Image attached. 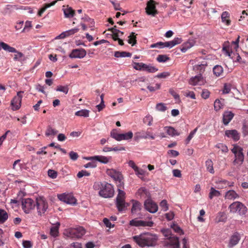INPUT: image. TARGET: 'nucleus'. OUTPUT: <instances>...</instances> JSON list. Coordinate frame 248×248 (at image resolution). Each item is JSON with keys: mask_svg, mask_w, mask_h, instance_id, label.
Segmentation results:
<instances>
[{"mask_svg": "<svg viewBox=\"0 0 248 248\" xmlns=\"http://www.w3.org/2000/svg\"><path fill=\"white\" fill-rule=\"evenodd\" d=\"M226 219V215L223 212H219L216 218L217 222H225Z\"/></svg>", "mask_w": 248, "mask_h": 248, "instance_id": "38", "label": "nucleus"}, {"mask_svg": "<svg viewBox=\"0 0 248 248\" xmlns=\"http://www.w3.org/2000/svg\"><path fill=\"white\" fill-rule=\"evenodd\" d=\"M166 218L168 220H171L173 219L174 217V214L173 212H170L165 215Z\"/></svg>", "mask_w": 248, "mask_h": 248, "instance_id": "61", "label": "nucleus"}, {"mask_svg": "<svg viewBox=\"0 0 248 248\" xmlns=\"http://www.w3.org/2000/svg\"><path fill=\"white\" fill-rule=\"evenodd\" d=\"M205 165L207 170L211 173H214V170L213 168V163L211 159H208L205 162Z\"/></svg>", "mask_w": 248, "mask_h": 248, "instance_id": "37", "label": "nucleus"}, {"mask_svg": "<svg viewBox=\"0 0 248 248\" xmlns=\"http://www.w3.org/2000/svg\"><path fill=\"white\" fill-rule=\"evenodd\" d=\"M160 206L162 208L164 211H166L168 210L169 207L167 201L166 200H162L160 203Z\"/></svg>", "mask_w": 248, "mask_h": 248, "instance_id": "51", "label": "nucleus"}, {"mask_svg": "<svg viewBox=\"0 0 248 248\" xmlns=\"http://www.w3.org/2000/svg\"><path fill=\"white\" fill-rule=\"evenodd\" d=\"M107 173L113 179L119 182L117 185L118 188H120L124 186V183L122 182L123 176L122 173L114 169H109L107 170Z\"/></svg>", "mask_w": 248, "mask_h": 248, "instance_id": "10", "label": "nucleus"}, {"mask_svg": "<svg viewBox=\"0 0 248 248\" xmlns=\"http://www.w3.org/2000/svg\"><path fill=\"white\" fill-rule=\"evenodd\" d=\"M220 193L219 191L216 190L214 187H212L210 189V192L209 194V198L212 199L215 197H219Z\"/></svg>", "mask_w": 248, "mask_h": 248, "instance_id": "35", "label": "nucleus"}, {"mask_svg": "<svg viewBox=\"0 0 248 248\" xmlns=\"http://www.w3.org/2000/svg\"><path fill=\"white\" fill-rule=\"evenodd\" d=\"M230 212L232 213L238 212L240 215H245L247 212V208L242 203L235 202L232 203L229 207Z\"/></svg>", "mask_w": 248, "mask_h": 248, "instance_id": "4", "label": "nucleus"}, {"mask_svg": "<svg viewBox=\"0 0 248 248\" xmlns=\"http://www.w3.org/2000/svg\"><path fill=\"white\" fill-rule=\"evenodd\" d=\"M155 108L158 111L163 112L167 109V107L165 104L160 103L156 105Z\"/></svg>", "mask_w": 248, "mask_h": 248, "instance_id": "42", "label": "nucleus"}, {"mask_svg": "<svg viewBox=\"0 0 248 248\" xmlns=\"http://www.w3.org/2000/svg\"><path fill=\"white\" fill-rule=\"evenodd\" d=\"M48 175L53 178H56L57 176V171L52 170H49L47 171Z\"/></svg>", "mask_w": 248, "mask_h": 248, "instance_id": "55", "label": "nucleus"}, {"mask_svg": "<svg viewBox=\"0 0 248 248\" xmlns=\"http://www.w3.org/2000/svg\"><path fill=\"white\" fill-rule=\"evenodd\" d=\"M143 121L144 124H147L148 125H151L153 122V117L150 115H147L143 119Z\"/></svg>", "mask_w": 248, "mask_h": 248, "instance_id": "45", "label": "nucleus"}, {"mask_svg": "<svg viewBox=\"0 0 248 248\" xmlns=\"http://www.w3.org/2000/svg\"><path fill=\"white\" fill-rule=\"evenodd\" d=\"M23 246L24 248H31L32 247V244L30 241H23Z\"/></svg>", "mask_w": 248, "mask_h": 248, "instance_id": "63", "label": "nucleus"}, {"mask_svg": "<svg viewBox=\"0 0 248 248\" xmlns=\"http://www.w3.org/2000/svg\"><path fill=\"white\" fill-rule=\"evenodd\" d=\"M194 45V43L193 40L188 41L182 45L181 50L183 52H185L187 49L192 47Z\"/></svg>", "mask_w": 248, "mask_h": 248, "instance_id": "27", "label": "nucleus"}, {"mask_svg": "<svg viewBox=\"0 0 248 248\" xmlns=\"http://www.w3.org/2000/svg\"><path fill=\"white\" fill-rule=\"evenodd\" d=\"M129 224L131 226L136 227H152L153 226L154 223L151 221H147L134 219L130 221Z\"/></svg>", "mask_w": 248, "mask_h": 248, "instance_id": "15", "label": "nucleus"}, {"mask_svg": "<svg viewBox=\"0 0 248 248\" xmlns=\"http://www.w3.org/2000/svg\"><path fill=\"white\" fill-rule=\"evenodd\" d=\"M189 83L192 85H201L204 84L205 80L202 75L199 74L194 77L191 78L189 80Z\"/></svg>", "mask_w": 248, "mask_h": 248, "instance_id": "17", "label": "nucleus"}, {"mask_svg": "<svg viewBox=\"0 0 248 248\" xmlns=\"http://www.w3.org/2000/svg\"><path fill=\"white\" fill-rule=\"evenodd\" d=\"M240 240V236L237 233L232 235L230 240L229 243L228 245L229 248H232L233 247L237 245Z\"/></svg>", "mask_w": 248, "mask_h": 248, "instance_id": "22", "label": "nucleus"}, {"mask_svg": "<svg viewBox=\"0 0 248 248\" xmlns=\"http://www.w3.org/2000/svg\"><path fill=\"white\" fill-rule=\"evenodd\" d=\"M231 91V86L229 84L225 83L224 85L223 90V93H228Z\"/></svg>", "mask_w": 248, "mask_h": 248, "instance_id": "60", "label": "nucleus"}, {"mask_svg": "<svg viewBox=\"0 0 248 248\" xmlns=\"http://www.w3.org/2000/svg\"><path fill=\"white\" fill-rule=\"evenodd\" d=\"M86 55V52L84 49H73L69 56L71 58H84Z\"/></svg>", "mask_w": 248, "mask_h": 248, "instance_id": "16", "label": "nucleus"}, {"mask_svg": "<svg viewBox=\"0 0 248 248\" xmlns=\"http://www.w3.org/2000/svg\"><path fill=\"white\" fill-rule=\"evenodd\" d=\"M56 91L61 92L64 93L65 94H67L69 91V88L68 86H62L60 85L57 86L56 89Z\"/></svg>", "mask_w": 248, "mask_h": 248, "instance_id": "41", "label": "nucleus"}, {"mask_svg": "<svg viewBox=\"0 0 248 248\" xmlns=\"http://www.w3.org/2000/svg\"><path fill=\"white\" fill-rule=\"evenodd\" d=\"M8 218L7 213L5 210L0 209V224L5 222Z\"/></svg>", "mask_w": 248, "mask_h": 248, "instance_id": "30", "label": "nucleus"}, {"mask_svg": "<svg viewBox=\"0 0 248 248\" xmlns=\"http://www.w3.org/2000/svg\"><path fill=\"white\" fill-rule=\"evenodd\" d=\"M57 133H58L57 130H56L54 129H53L51 126H48L47 127L45 134L46 136L48 137V136H49L51 135L55 136V135H56L57 134Z\"/></svg>", "mask_w": 248, "mask_h": 248, "instance_id": "39", "label": "nucleus"}, {"mask_svg": "<svg viewBox=\"0 0 248 248\" xmlns=\"http://www.w3.org/2000/svg\"><path fill=\"white\" fill-rule=\"evenodd\" d=\"M138 192L141 196H143L144 195H147L148 194L147 190L144 187L140 188L138 190Z\"/></svg>", "mask_w": 248, "mask_h": 248, "instance_id": "59", "label": "nucleus"}, {"mask_svg": "<svg viewBox=\"0 0 248 248\" xmlns=\"http://www.w3.org/2000/svg\"><path fill=\"white\" fill-rule=\"evenodd\" d=\"M171 228H172L175 232L178 233L180 235L184 233L181 228L177 224H175L174 223L171 225Z\"/></svg>", "mask_w": 248, "mask_h": 248, "instance_id": "40", "label": "nucleus"}, {"mask_svg": "<svg viewBox=\"0 0 248 248\" xmlns=\"http://www.w3.org/2000/svg\"><path fill=\"white\" fill-rule=\"evenodd\" d=\"M158 3L154 0H149L147 3V6L145 8L146 13L148 15L155 16L158 14L156 9V5Z\"/></svg>", "mask_w": 248, "mask_h": 248, "instance_id": "11", "label": "nucleus"}, {"mask_svg": "<svg viewBox=\"0 0 248 248\" xmlns=\"http://www.w3.org/2000/svg\"><path fill=\"white\" fill-rule=\"evenodd\" d=\"M133 134L131 131L124 134H120V138L122 140H128L131 139L133 137Z\"/></svg>", "mask_w": 248, "mask_h": 248, "instance_id": "36", "label": "nucleus"}, {"mask_svg": "<svg viewBox=\"0 0 248 248\" xmlns=\"http://www.w3.org/2000/svg\"><path fill=\"white\" fill-rule=\"evenodd\" d=\"M89 175H90V173L85 170H82L81 171H79L77 174V177L79 178H80L84 176H88Z\"/></svg>", "mask_w": 248, "mask_h": 248, "instance_id": "53", "label": "nucleus"}, {"mask_svg": "<svg viewBox=\"0 0 248 248\" xmlns=\"http://www.w3.org/2000/svg\"><path fill=\"white\" fill-rule=\"evenodd\" d=\"M0 46L4 50L9 52L16 53L15 55L14 60L20 61L22 60L24 55L22 53L18 51L15 48L12 47L4 42H0Z\"/></svg>", "mask_w": 248, "mask_h": 248, "instance_id": "6", "label": "nucleus"}, {"mask_svg": "<svg viewBox=\"0 0 248 248\" xmlns=\"http://www.w3.org/2000/svg\"><path fill=\"white\" fill-rule=\"evenodd\" d=\"M69 156L71 159L75 161L78 158V155L77 153L74 151H71L69 153Z\"/></svg>", "mask_w": 248, "mask_h": 248, "instance_id": "57", "label": "nucleus"}, {"mask_svg": "<svg viewBox=\"0 0 248 248\" xmlns=\"http://www.w3.org/2000/svg\"><path fill=\"white\" fill-rule=\"evenodd\" d=\"M172 172L173 176L175 177L180 178L182 176L181 171L179 170H173Z\"/></svg>", "mask_w": 248, "mask_h": 248, "instance_id": "64", "label": "nucleus"}, {"mask_svg": "<svg viewBox=\"0 0 248 248\" xmlns=\"http://www.w3.org/2000/svg\"><path fill=\"white\" fill-rule=\"evenodd\" d=\"M145 71L149 73H155L158 71V69L151 65H148Z\"/></svg>", "mask_w": 248, "mask_h": 248, "instance_id": "54", "label": "nucleus"}, {"mask_svg": "<svg viewBox=\"0 0 248 248\" xmlns=\"http://www.w3.org/2000/svg\"><path fill=\"white\" fill-rule=\"evenodd\" d=\"M35 205V201H34L31 198L22 199V207L24 212L26 214L29 213L31 210L33 209Z\"/></svg>", "mask_w": 248, "mask_h": 248, "instance_id": "9", "label": "nucleus"}, {"mask_svg": "<svg viewBox=\"0 0 248 248\" xmlns=\"http://www.w3.org/2000/svg\"><path fill=\"white\" fill-rule=\"evenodd\" d=\"M110 158L111 157H106L102 155H95L87 157L86 159L89 160H97L102 163L107 164L109 162Z\"/></svg>", "mask_w": 248, "mask_h": 248, "instance_id": "18", "label": "nucleus"}, {"mask_svg": "<svg viewBox=\"0 0 248 248\" xmlns=\"http://www.w3.org/2000/svg\"><path fill=\"white\" fill-rule=\"evenodd\" d=\"M197 129H198V128L197 127V128H195L193 130H192V131L190 132L189 136L187 137V138H186V144H187L189 142L190 140L193 138V137H194L196 132H197Z\"/></svg>", "mask_w": 248, "mask_h": 248, "instance_id": "48", "label": "nucleus"}, {"mask_svg": "<svg viewBox=\"0 0 248 248\" xmlns=\"http://www.w3.org/2000/svg\"><path fill=\"white\" fill-rule=\"evenodd\" d=\"M231 151L235 155V159L233 161V164L235 165H240L242 164L244 160V155L243 152V148L235 145H234Z\"/></svg>", "mask_w": 248, "mask_h": 248, "instance_id": "3", "label": "nucleus"}, {"mask_svg": "<svg viewBox=\"0 0 248 248\" xmlns=\"http://www.w3.org/2000/svg\"><path fill=\"white\" fill-rule=\"evenodd\" d=\"M210 93L207 89H203L202 93V97L204 99H207L209 97Z\"/></svg>", "mask_w": 248, "mask_h": 248, "instance_id": "56", "label": "nucleus"}, {"mask_svg": "<svg viewBox=\"0 0 248 248\" xmlns=\"http://www.w3.org/2000/svg\"><path fill=\"white\" fill-rule=\"evenodd\" d=\"M168 245L172 247V248H179L180 244L178 238L175 236H170L167 241Z\"/></svg>", "mask_w": 248, "mask_h": 248, "instance_id": "21", "label": "nucleus"}, {"mask_svg": "<svg viewBox=\"0 0 248 248\" xmlns=\"http://www.w3.org/2000/svg\"><path fill=\"white\" fill-rule=\"evenodd\" d=\"M79 29L76 28L65 31V33H66V35L67 36V37H68L77 33Z\"/></svg>", "mask_w": 248, "mask_h": 248, "instance_id": "52", "label": "nucleus"}, {"mask_svg": "<svg viewBox=\"0 0 248 248\" xmlns=\"http://www.w3.org/2000/svg\"><path fill=\"white\" fill-rule=\"evenodd\" d=\"M217 183L218 185V187L220 188H223L226 187L227 186L229 185V182L225 180H221L217 182Z\"/></svg>", "mask_w": 248, "mask_h": 248, "instance_id": "43", "label": "nucleus"}, {"mask_svg": "<svg viewBox=\"0 0 248 248\" xmlns=\"http://www.w3.org/2000/svg\"><path fill=\"white\" fill-rule=\"evenodd\" d=\"M90 111L87 109H81L76 112L75 115L80 117H88L89 116Z\"/></svg>", "mask_w": 248, "mask_h": 248, "instance_id": "34", "label": "nucleus"}, {"mask_svg": "<svg viewBox=\"0 0 248 248\" xmlns=\"http://www.w3.org/2000/svg\"><path fill=\"white\" fill-rule=\"evenodd\" d=\"M103 221L107 227L111 228L114 227V225H112L109 219L107 218H104Z\"/></svg>", "mask_w": 248, "mask_h": 248, "instance_id": "58", "label": "nucleus"}, {"mask_svg": "<svg viewBox=\"0 0 248 248\" xmlns=\"http://www.w3.org/2000/svg\"><path fill=\"white\" fill-rule=\"evenodd\" d=\"M238 197V194L234 190H229L225 194V198L229 200L235 199Z\"/></svg>", "mask_w": 248, "mask_h": 248, "instance_id": "29", "label": "nucleus"}, {"mask_svg": "<svg viewBox=\"0 0 248 248\" xmlns=\"http://www.w3.org/2000/svg\"><path fill=\"white\" fill-rule=\"evenodd\" d=\"M213 72L217 77H220L223 74V67L221 65H217L214 67Z\"/></svg>", "mask_w": 248, "mask_h": 248, "instance_id": "26", "label": "nucleus"}, {"mask_svg": "<svg viewBox=\"0 0 248 248\" xmlns=\"http://www.w3.org/2000/svg\"><path fill=\"white\" fill-rule=\"evenodd\" d=\"M23 93V92H18L17 93V95L11 101V105L14 110H17L20 108L22 97L21 94Z\"/></svg>", "mask_w": 248, "mask_h": 248, "instance_id": "14", "label": "nucleus"}, {"mask_svg": "<svg viewBox=\"0 0 248 248\" xmlns=\"http://www.w3.org/2000/svg\"><path fill=\"white\" fill-rule=\"evenodd\" d=\"M206 64H201L199 65H197L195 66V69L197 71H199L200 74L202 75V73L204 72L205 71V68L206 66Z\"/></svg>", "mask_w": 248, "mask_h": 248, "instance_id": "44", "label": "nucleus"}, {"mask_svg": "<svg viewBox=\"0 0 248 248\" xmlns=\"http://www.w3.org/2000/svg\"><path fill=\"white\" fill-rule=\"evenodd\" d=\"M156 59L158 62H164L169 60L170 58L165 55H159Z\"/></svg>", "mask_w": 248, "mask_h": 248, "instance_id": "47", "label": "nucleus"}, {"mask_svg": "<svg viewBox=\"0 0 248 248\" xmlns=\"http://www.w3.org/2000/svg\"><path fill=\"white\" fill-rule=\"evenodd\" d=\"M62 10L65 18H70L75 15V10L68 5L63 6Z\"/></svg>", "mask_w": 248, "mask_h": 248, "instance_id": "19", "label": "nucleus"}, {"mask_svg": "<svg viewBox=\"0 0 248 248\" xmlns=\"http://www.w3.org/2000/svg\"><path fill=\"white\" fill-rule=\"evenodd\" d=\"M225 136L232 138L234 140L237 141L240 139V136L236 130H227L225 132Z\"/></svg>", "mask_w": 248, "mask_h": 248, "instance_id": "20", "label": "nucleus"}, {"mask_svg": "<svg viewBox=\"0 0 248 248\" xmlns=\"http://www.w3.org/2000/svg\"><path fill=\"white\" fill-rule=\"evenodd\" d=\"M215 147L218 149H221L223 153H227L228 151V147L222 143L217 144Z\"/></svg>", "mask_w": 248, "mask_h": 248, "instance_id": "49", "label": "nucleus"}, {"mask_svg": "<svg viewBox=\"0 0 248 248\" xmlns=\"http://www.w3.org/2000/svg\"><path fill=\"white\" fill-rule=\"evenodd\" d=\"M144 205L146 210L151 213H155L158 210L157 204L150 199H148L144 202Z\"/></svg>", "mask_w": 248, "mask_h": 248, "instance_id": "13", "label": "nucleus"}, {"mask_svg": "<svg viewBox=\"0 0 248 248\" xmlns=\"http://www.w3.org/2000/svg\"><path fill=\"white\" fill-rule=\"evenodd\" d=\"M136 35L135 32H131L128 36V43L131 44L132 46L135 45L137 43Z\"/></svg>", "mask_w": 248, "mask_h": 248, "instance_id": "33", "label": "nucleus"}, {"mask_svg": "<svg viewBox=\"0 0 248 248\" xmlns=\"http://www.w3.org/2000/svg\"><path fill=\"white\" fill-rule=\"evenodd\" d=\"M36 206L39 215L44 214L48 208V204L46 200L43 197L36 198L35 200Z\"/></svg>", "mask_w": 248, "mask_h": 248, "instance_id": "8", "label": "nucleus"}, {"mask_svg": "<svg viewBox=\"0 0 248 248\" xmlns=\"http://www.w3.org/2000/svg\"><path fill=\"white\" fill-rule=\"evenodd\" d=\"M58 199L67 204H75L77 200L71 194L62 193L58 195Z\"/></svg>", "mask_w": 248, "mask_h": 248, "instance_id": "12", "label": "nucleus"}, {"mask_svg": "<svg viewBox=\"0 0 248 248\" xmlns=\"http://www.w3.org/2000/svg\"><path fill=\"white\" fill-rule=\"evenodd\" d=\"M223 107L222 104L219 99H216L214 102V108L216 111H218Z\"/></svg>", "mask_w": 248, "mask_h": 248, "instance_id": "46", "label": "nucleus"}, {"mask_svg": "<svg viewBox=\"0 0 248 248\" xmlns=\"http://www.w3.org/2000/svg\"><path fill=\"white\" fill-rule=\"evenodd\" d=\"M60 225V223L59 222H57L56 223V226L52 227L50 229V233L52 236H53L54 237H56V236H58V233H59V227Z\"/></svg>", "mask_w": 248, "mask_h": 248, "instance_id": "32", "label": "nucleus"}, {"mask_svg": "<svg viewBox=\"0 0 248 248\" xmlns=\"http://www.w3.org/2000/svg\"><path fill=\"white\" fill-rule=\"evenodd\" d=\"M230 14L228 12H223L221 15L222 21L229 26L231 24V20L229 19Z\"/></svg>", "mask_w": 248, "mask_h": 248, "instance_id": "28", "label": "nucleus"}, {"mask_svg": "<svg viewBox=\"0 0 248 248\" xmlns=\"http://www.w3.org/2000/svg\"><path fill=\"white\" fill-rule=\"evenodd\" d=\"M164 129L166 131L167 134L171 137L179 136L180 133L175 130L173 127L171 126H166Z\"/></svg>", "mask_w": 248, "mask_h": 248, "instance_id": "25", "label": "nucleus"}, {"mask_svg": "<svg viewBox=\"0 0 248 248\" xmlns=\"http://www.w3.org/2000/svg\"><path fill=\"white\" fill-rule=\"evenodd\" d=\"M110 136L116 140L121 141V139L120 138V134L117 133L115 130L114 129L111 131Z\"/></svg>", "mask_w": 248, "mask_h": 248, "instance_id": "50", "label": "nucleus"}, {"mask_svg": "<svg viewBox=\"0 0 248 248\" xmlns=\"http://www.w3.org/2000/svg\"><path fill=\"white\" fill-rule=\"evenodd\" d=\"M133 204L131 208V212L132 214L137 213L140 211L141 209V204L138 201H132Z\"/></svg>", "mask_w": 248, "mask_h": 248, "instance_id": "24", "label": "nucleus"}, {"mask_svg": "<svg viewBox=\"0 0 248 248\" xmlns=\"http://www.w3.org/2000/svg\"><path fill=\"white\" fill-rule=\"evenodd\" d=\"M169 93L173 96L175 99L180 100L179 95L173 90L170 89Z\"/></svg>", "mask_w": 248, "mask_h": 248, "instance_id": "62", "label": "nucleus"}, {"mask_svg": "<svg viewBox=\"0 0 248 248\" xmlns=\"http://www.w3.org/2000/svg\"><path fill=\"white\" fill-rule=\"evenodd\" d=\"M85 233V230L82 227L70 228L67 231V235L71 238H80Z\"/></svg>", "mask_w": 248, "mask_h": 248, "instance_id": "7", "label": "nucleus"}, {"mask_svg": "<svg viewBox=\"0 0 248 248\" xmlns=\"http://www.w3.org/2000/svg\"><path fill=\"white\" fill-rule=\"evenodd\" d=\"M134 241L140 246H153L155 245L157 241V237L149 232L143 233L139 235L133 237Z\"/></svg>", "mask_w": 248, "mask_h": 248, "instance_id": "1", "label": "nucleus"}, {"mask_svg": "<svg viewBox=\"0 0 248 248\" xmlns=\"http://www.w3.org/2000/svg\"><path fill=\"white\" fill-rule=\"evenodd\" d=\"M131 55V53L125 51H116L114 53V56L116 58L130 57Z\"/></svg>", "mask_w": 248, "mask_h": 248, "instance_id": "31", "label": "nucleus"}, {"mask_svg": "<svg viewBox=\"0 0 248 248\" xmlns=\"http://www.w3.org/2000/svg\"><path fill=\"white\" fill-rule=\"evenodd\" d=\"M125 199V193L118 188V194L116 197V205L119 212L124 211L126 208Z\"/></svg>", "mask_w": 248, "mask_h": 248, "instance_id": "5", "label": "nucleus"}, {"mask_svg": "<svg viewBox=\"0 0 248 248\" xmlns=\"http://www.w3.org/2000/svg\"><path fill=\"white\" fill-rule=\"evenodd\" d=\"M93 186L95 188H100L99 194L103 198H111L114 195L113 186L110 184L106 182L95 183Z\"/></svg>", "mask_w": 248, "mask_h": 248, "instance_id": "2", "label": "nucleus"}, {"mask_svg": "<svg viewBox=\"0 0 248 248\" xmlns=\"http://www.w3.org/2000/svg\"><path fill=\"white\" fill-rule=\"evenodd\" d=\"M234 114L231 111H225L223 114V123L225 125H227L232 120Z\"/></svg>", "mask_w": 248, "mask_h": 248, "instance_id": "23", "label": "nucleus"}]
</instances>
